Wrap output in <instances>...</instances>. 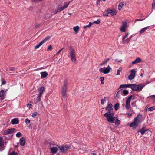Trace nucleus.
Segmentation results:
<instances>
[{"instance_id": "4", "label": "nucleus", "mask_w": 155, "mask_h": 155, "mask_svg": "<svg viewBox=\"0 0 155 155\" xmlns=\"http://www.w3.org/2000/svg\"><path fill=\"white\" fill-rule=\"evenodd\" d=\"M111 70V68L109 65H108L107 67H104L100 69H99V71L101 73H103L106 74L109 73Z\"/></svg>"}, {"instance_id": "45", "label": "nucleus", "mask_w": 155, "mask_h": 155, "mask_svg": "<svg viewBox=\"0 0 155 155\" xmlns=\"http://www.w3.org/2000/svg\"><path fill=\"white\" fill-rule=\"evenodd\" d=\"M106 97H105L104 99H102L101 101V103L102 104H104V103L106 101Z\"/></svg>"}, {"instance_id": "28", "label": "nucleus", "mask_w": 155, "mask_h": 155, "mask_svg": "<svg viewBox=\"0 0 155 155\" xmlns=\"http://www.w3.org/2000/svg\"><path fill=\"white\" fill-rule=\"evenodd\" d=\"M73 29L74 31H75V33L77 34L78 32V31L79 30V27L78 26H77L74 27L73 28Z\"/></svg>"}, {"instance_id": "17", "label": "nucleus", "mask_w": 155, "mask_h": 155, "mask_svg": "<svg viewBox=\"0 0 155 155\" xmlns=\"http://www.w3.org/2000/svg\"><path fill=\"white\" fill-rule=\"evenodd\" d=\"M61 6V5H59L55 9L54 14L57 13L58 12H60L64 9L63 7Z\"/></svg>"}, {"instance_id": "46", "label": "nucleus", "mask_w": 155, "mask_h": 155, "mask_svg": "<svg viewBox=\"0 0 155 155\" xmlns=\"http://www.w3.org/2000/svg\"><path fill=\"white\" fill-rule=\"evenodd\" d=\"M22 135V134H21L20 132H19L17 133L16 134V137H19L21 136Z\"/></svg>"}, {"instance_id": "9", "label": "nucleus", "mask_w": 155, "mask_h": 155, "mask_svg": "<svg viewBox=\"0 0 155 155\" xmlns=\"http://www.w3.org/2000/svg\"><path fill=\"white\" fill-rule=\"evenodd\" d=\"M132 97V96H130L126 101L125 107L127 109H129L130 107V101Z\"/></svg>"}, {"instance_id": "37", "label": "nucleus", "mask_w": 155, "mask_h": 155, "mask_svg": "<svg viewBox=\"0 0 155 155\" xmlns=\"http://www.w3.org/2000/svg\"><path fill=\"white\" fill-rule=\"evenodd\" d=\"M122 68H119L117 70V73L116 75H119L120 74V72L122 71Z\"/></svg>"}, {"instance_id": "62", "label": "nucleus", "mask_w": 155, "mask_h": 155, "mask_svg": "<svg viewBox=\"0 0 155 155\" xmlns=\"http://www.w3.org/2000/svg\"><path fill=\"white\" fill-rule=\"evenodd\" d=\"M92 155H97V154L95 153H92Z\"/></svg>"}, {"instance_id": "47", "label": "nucleus", "mask_w": 155, "mask_h": 155, "mask_svg": "<svg viewBox=\"0 0 155 155\" xmlns=\"http://www.w3.org/2000/svg\"><path fill=\"white\" fill-rule=\"evenodd\" d=\"M129 33H127L125 34V35L124 36H123L122 37V40H124L125 39H126V38L128 36Z\"/></svg>"}, {"instance_id": "31", "label": "nucleus", "mask_w": 155, "mask_h": 155, "mask_svg": "<svg viewBox=\"0 0 155 155\" xmlns=\"http://www.w3.org/2000/svg\"><path fill=\"white\" fill-rule=\"evenodd\" d=\"M109 60L110 59L109 58H107L102 63H100L99 64V65L100 66H103L104 65L106 64L109 61Z\"/></svg>"}, {"instance_id": "56", "label": "nucleus", "mask_w": 155, "mask_h": 155, "mask_svg": "<svg viewBox=\"0 0 155 155\" xmlns=\"http://www.w3.org/2000/svg\"><path fill=\"white\" fill-rule=\"evenodd\" d=\"M27 106L29 108H30L31 107L32 105L30 104H27Z\"/></svg>"}, {"instance_id": "20", "label": "nucleus", "mask_w": 155, "mask_h": 155, "mask_svg": "<svg viewBox=\"0 0 155 155\" xmlns=\"http://www.w3.org/2000/svg\"><path fill=\"white\" fill-rule=\"evenodd\" d=\"M40 74L41 79L45 78L48 75V73L46 71L42 72H41Z\"/></svg>"}, {"instance_id": "29", "label": "nucleus", "mask_w": 155, "mask_h": 155, "mask_svg": "<svg viewBox=\"0 0 155 155\" xmlns=\"http://www.w3.org/2000/svg\"><path fill=\"white\" fill-rule=\"evenodd\" d=\"M124 2L120 3L118 6V9L119 10H121L122 8L123 7L124 5Z\"/></svg>"}, {"instance_id": "11", "label": "nucleus", "mask_w": 155, "mask_h": 155, "mask_svg": "<svg viewBox=\"0 0 155 155\" xmlns=\"http://www.w3.org/2000/svg\"><path fill=\"white\" fill-rule=\"evenodd\" d=\"M7 90L4 89L0 90V98L1 100L4 99L5 96V94Z\"/></svg>"}, {"instance_id": "12", "label": "nucleus", "mask_w": 155, "mask_h": 155, "mask_svg": "<svg viewBox=\"0 0 155 155\" xmlns=\"http://www.w3.org/2000/svg\"><path fill=\"white\" fill-rule=\"evenodd\" d=\"M15 130V129L14 128L8 129L4 131L3 134L6 135L12 134L14 132Z\"/></svg>"}, {"instance_id": "63", "label": "nucleus", "mask_w": 155, "mask_h": 155, "mask_svg": "<svg viewBox=\"0 0 155 155\" xmlns=\"http://www.w3.org/2000/svg\"><path fill=\"white\" fill-rule=\"evenodd\" d=\"M41 0H33V1H36V2H38V1H41Z\"/></svg>"}, {"instance_id": "38", "label": "nucleus", "mask_w": 155, "mask_h": 155, "mask_svg": "<svg viewBox=\"0 0 155 155\" xmlns=\"http://www.w3.org/2000/svg\"><path fill=\"white\" fill-rule=\"evenodd\" d=\"M119 103H116L114 105V107L116 111L117 110L119 107Z\"/></svg>"}, {"instance_id": "18", "label": "nucleus", "mask_w": 155, "mask_h": 155, "mask_svg": "<svg viewBox=\"0 0 155 155\" xmlns=\"http://www.w3.org/2000/svg\"><path fill=\"white\" fill-rule=\"evenodd\" d=\"M11 123L12 124H18L19 123V121L18 118H15L13 119L11 121Z\"/></svg>"}, {"instance_id": "40", "label": "nucleus", "mask_w": 155, "mask_h": 155, "mask_svg": "<svg viewBox=\"0 0 155 155\" xmlns=\"http://www.w3.org/2000/svg\"><path fill=\"white\" fill-rule=\"evenodd\" d=\"M50 38V37L48 36L46 37L43 40L44 43L47 41L48 40H49Z\"/></svg>"}, {"instance_id": "10", "label": "nucleus", "mask_w": 155, "mask_h": 155, "mask_svg": "<svg viewBox=\"0 0 155 155\" xmlns=\"http://www.w3.org/2000/svg\"><path fill=\"white\" fill-rule=\"evenodd\" d=\"M58 147L59 145L56 144H54L53 147L51 146L50 150L52 153H55L57 152L58 149Z\"/></svg>"}, {"instance_id": "21", "label": "nucleus", "mask_w": 155, "mask_h": 155, "mask_svg": "<svg viewBox=\"0 0 155 155\" xmlns=\"http://www.w3.org/2000/svg\"><path fill=\"white\" fill-rule=\"evenodd\" d=\"M132 36H131L129 38H128L127 39H125L124 40H122V43L124 44L125 43H128L130 41Z\"/></svg>"}, {"instance_id": "49", "label": "nucleus", "mask_w": 155, "mask_h": 155, "mask_svg": "<svg viewBox=\"0 0 155 155\" xmlns=\"http://www.w3.org/2000/svg\"><path fill=\"white\" fill-rule=\"evenodd\" d=\"M25 122L27 124L30 123V120L28 118H27L25 119Z\"/></svg>"}, {"instance_id": "19", "label": "nucleus", "mask_w": 155, "mask_h": 155, "mask_svg": "<svg viewBox=\"0 0 155 155\" xmlns=\"http://www.w3.org/2000/svg\"><path fill=\"white\" fill-rule=\"evenodd\" d=\"M19 143L20 144L21 146H24L25 145V141L24 137H22L20 138Z\"/></svg>"}, {"instance_id": "13", "label": "nucleus", "mask_w": 155, "mask_h": 155, "mask_svg": "<svg viewBox=\"0 0 155 155\" xmlns=\"http://www.w3.org/2000/svg\"><path fill=\"white\" fill-rule=\"evenodd\" d=\"M142 117V116L141 115L138 114L137 117L134 118V121L139 124V123L141 121Z\"/></svg>"}, {"instance_id": "35", "label": "nucleus", "mask_w": 155, "mask_h": 155, "mask_svg": "<svg viewBox=\"0 0 155 155\" xmlns=\"http://www.w3.org/2000/svg\"><path fill=\"white\" fill-rule=\"evenodd\" d=\"M122 93H123L124 95H127L129 93L128 91L127 90H122Z\"/></svg>"}, {"instance_id": "27", "label": "nucleus", "mask_w": 155, "mask_h": 155, "mask_svg": "<svg viewBox=\"0 0 155 155\" xmlns=\"http://www.w3.org/2000/svg\"><path fill=\"white\" fill-rule=\"evenodd\" d=\"M44 43V41H43V40L41 41L39 43L37 44L35 47V49H36L39 47H40Z\"/></svg>"}, {"instance_id": "3", "label": "nucleus", "mask_w": 155, "mask_h": 155, "mask_svg": "<svg viewBox=\"0 0 155 155\" xmlns=\"http://www.w3.org/2000/svg\"><path fill=\"white\" fill-rule=\"evenodd\" d=\"M145 85L142 84H131L130 88L133 91H140L144 87Z\"/></svg>"}, {"instance_id": "22", "label": "nucleus", "mask_w": 155, "mask_h": 155, "mask_svg": "<svg viewBox=\"0 0 155 155\" xmlns=\"http://www.w3.org/2000/svg\"><path fill=\"white\" fill-rule=\"evenodd\" d=\"M131 84H122L120 85L119 88H130Z\"/></svg>"}, {"instance_id": "54", "label": "nucleus", "mask_w": 155, "mask_h": 155, "mask_svg": "<svg viewBox=\"0 0 155 155\" xmlns=\"http://www.w3.org/2000/svg\"><path fill=\"white\" fill-rule=\"evenodd\" d=\"M152 7L153 8H154L155 7V0H153V1L152 4Z\"/></svg>"}, {"instance_id": "53", "label": "nucleus", "mask_w": 155, "mask_h": 155, "mask_svg": "<svg viewBox=\"0 0 155 155\" xmlns=\"http://www.w3.org/2000/svg\"><path fill=\"white\" fill-rule=\"evenodd\" d=\"M10 155H18V154L16 152H14V151H13L10 153Z\"/></svg>"}, {"instance_id": "60", "label": "nucleus", "mask_w": 155, "mask_h": 155, "mask_svg": "<svg viewBox=\"0 0 155 155\" xmlns=\"http://www.w3.org/2000/svg\"><path fill=\"white\" fill-rule=\"evenodd\" d=\"M101 0H97V3L98 4H99L100 3Z\"/></svg>"}, {"instance_id": "2", "label": "nucleus", "mask_w": 155, "mask_h": 155, "mask_svg": "<svg viewBox=\"0 0 155 155\" xmlns=\"http://www.w3.org/2000/svg\"><path fill=\"white\" fill-rule=\"evenodd\" d=\"M76 56V54L75 50L71 47L70 49L68 57L71 58L72 61L74 63H76L77 61Z\"/></svg>"}, {"instance_id": "59", "label": "nucleus", "mask_w": 155, "mask_h": 155, "mask_svg": "<svg viewBox=\"0 0 155 155\" xmlns=\"http://www.w3.org/2000/svg\"><path fill=\"white\" fill-rule=\"evenodd\" d=\"M143 20V19L142 20V19H136L135 20V21H142Z\"/></svg>"}, {"instance_id": "23", "label": "nucleus", "mask_w": 155, "mask_h": 155, "mask_svg": "<svg viewBox=\"0 0 155 155\" xmlns=\"http://www.w3.org/2000/svg\"><path fill=\"white\" fill-rule=\"evenodd\" d=\"M45 90L44 87L43 86L41 87L38 89V91H39V95L42 96V95Z\"/></svg>"}, {"instance_id": "24", "label": "nucleus", "mask_w": 155, "mask_h": 155, "mask_svg": "<svg viewBox=\"0 0 155 155\" xmlns=\"http://www.w3.org/2000/svg\"><path fill=\"white\" fill-rule=\"evenodd\" d=\"M41 96L39 95L38 96L36 99H35L34 103L35 104H36L38 102L41 101Z\"/></svg>"}, {"instance_id": "39", "label": "nucleus", "mask_w": 155, "mask_h": 155, "mask_svg": "<svg viewBox=\"0 0 155 155\" xmlns=\"http://www.w3.org/2000/svg\"><path fill=\"white\" fill-rule=\"evenodd\" d=\"M70 2L68 3H65L64 4L63 6H62V7H63L64 9H65L68 7V6L70 4Z\"/></svg>"}, {"instance_id": "14", "label": "nucleus", "mask_w": 155, "mask_h": 155, "mask_svg": "<svg viewBox=\"0 0 155 155\" xmlns=\"http://www.w3.org/2000/svg\"><path fill=\"white\" fill-rule=\"evenodd\" d=\"M108 11L109 14H110L112 16L115 15L117 13L116 11L114 9H109Z\"/></svg>"}, {"instance_id": "55", "label": "nucleus", "mask_w": 155, "mask_h": 155, "mask_svg": "<svg viewBox=\"0 0 155 155\" xmlns=\"http://www.w3.org/2000/svg\"><path fill=\"white\" fill-rule=\"evenodd\" d=\"M150 97H152L153 98V101L155 102V95H152L150 96Z\"/></svg>"}, {"instance_id": "32", "label": "nucleus", "mask_w": 155, "mask_h": 155, "mask_svg": "<svg viewBox=\"0 0 155 155\" xmlns=\"http://www.w3.org/2000/svg\"><path fill=\"white\" fill-rule=\"evenodd\" d=\"M109 11L108 9L106 10L103 13V15L104 16H109Z\"/></svg>"}, {"instance_id": "26", "label": "nucleus", "mask_w": 155, "mask_h": 155, "mask_svg": "<svg viewBox=\"0 0 155 155\" xmlns=\"http://www.w3.org/2000/svg\"><path fill=\"white\" fill-rule=\"evenodd\" d=\"M44 43V41H43V40L41 41L39 43L37 44L35 47V49H36L39 47H40Z\"/></svg>"}, {"instance_id": "8", "label": "nucleus", "mask_w": 155, "mask_h": 155, "mask_svg": "<svg viewBox=\"0 0 155 155\" xmlns=\"http://www.w3.org/2000/svg\"><path fill=\"white\" fill-rule=\"evenodd\" d=\"M127 22L124 21L122 22V25L120 28V31L123 32H124L127 28Z\"/></svg>"}, {"instance_id": "57", "label": "nucleus", "mask_w": 155, "mask_h": 155, "mask_svg": "<svg viewBox=\"0 0 155 155\" xmlns=\"http://www.w3.org/2000/svg\"><path fill=\"white\" fill-rule=\"evenodd\" d=\"M48 49L49 50H51L52 49V47L51 45H49L48 47Z\"/></svg>"}, {"instance_id": "25", "label": "nucleus", "mask_w": 155, "mask_h": 155, "mask_svg": "<svg viewBox=\"0 0 155 155\" xmlns=\"http://www.w3.org/2000/svg\"><path fill=\"white\" fill-rule=\"evenodd\" d=\"M138 125V124L137 123L134 121L130 124V127L135 128Z\"/></svg>"}, {"instance_id": "1", "label": "nucleus", "mask_w": 155, "mask_h": 155, "mask_svg": "<svg viewBox=\"0 0 155 155\" xmlns=\"http://www.w3.org/2000/svg\"><path fill=\"white\" fill-rule=\"evenodd\" d=\"M113 106L111 104H109L105 109V110L107 112L104 114L107 121L111 123H114L115 122V117H114L113 109L112 108Z\"/></svg>"}, {"instance_id": "15", "label": "nucleus", "mask_w": 155, "mask_h": 155, "mask_svg": "<svg viewBox=\"0 0 155 155\" xmlns=\"http://www.w3.org/2000/svg\"><path fill=\"white\" fill-rule=\"evenodd\" d=\"M4 143L2 138L0 137V151L3 150L4 148L3 147Z\"/></svg>"}, {"instance_id": "30", "label": "nucleus", "mask_w": 155, "mask_h": 155, "mask_svg": "<svg viewBox=\"0 0 155 155\" xmlns=\"http://www.w3.org/2000/svg\"><path fill=\"white\" fill-rule=\"evenodd\" d=\"M122 90H119L117 93L116 94V97H117L119 98L120 97V94H122Z\"/></svg>"}, {"instance_id": "58", "label": "nucleus", "mask_w": 155, "mask_h": 155, "mask_svg": "<svg viewBox=\"0 0 155 155\" xmlns=\"http://www.w3.org/2000/svg\"><path fill=\"white\" fill-rule=\"evenodd\" d=\"M63 49L62 48L61 49V50H60L57 53V55H58V54H59V53L61 52V51Z\"/></svg>"}, {"instance_id": "50", "label": "nucleus", "mask_w": 155, "mask_h": 155, "mask_svg": "<svg viewBox=\"0 0 155 155\" xmlns=\"http://www.w3.org/2000/svg\"><path fill=\"white\" fill-rule=\"evenodd\" d=\"M38 113L37 112H34L32 115V117L33 118H35L36 116L37 115Z\"/></svg>"}, {"instance_id": "16", "label": "nucleus", "mask_w": 155, "mask_h": 155, "mask_svg": "<svg viewBox=\"0 0 155 155\" xmlns=\"http://www.w3.org/2000/svg\"><path fill=\"white\" fill-rule=\"evenodd\" d=\"M142 60L141 58L140 57L137 58L136 59L132 62V64H134L137 63H139L140 62H141Z\"/></svg>"}, {"instance_id": "33", "label": "nucleus", "mask_w": 155, "mask_h": 155, "mask_svg": "<svg viewBox=\"0 0 155 155\" xmlns=\"http://www.w3.org/2000/svg\"><path fill=\"white\" fill-rule=\"evenodd\" d=\"M148 27H146L141 29L140 31V34H141L143 33L147 29Z\"/></svg>"}, {"instance_id": "64", "label": "nucleus", "mask_w": 155, "mask_h": 155, "mask_svg": "<svg viewBox=\"0 0 155 155\" xmlns=\"http://www.w3.org/2000/svg\"><path fill=\"white\" fill-rule=\"evenodd\" d=\"M68 14H69V15H71V13H68Z\"/></svg>"}, {"instance_id": "43", "label": "nucleus", "mask_w": 155, "mask_h": 155, "mask_svg": "<svg viewBox=\"0 0 155 155\" xmlns=\"http://www.w3.org/2000/svg\"><path fill=\"white\" fill-rule=\"evenodd\" d=\"M100 81H101V84H104V82L103 81L104 80V78L103 77H101L100 78Z\"/></svg>"}, {"instance_id": "5", "label": "nucleus", "mask_w": 155, "mask_h": 155, "mask_svg": "<svg viewBox=\"0 0 155 155\" xmlns=\"http://www.w3.org/2000/svg\"><path fill=\"white\" fill-rule=\"evenodd\" d=\"M68 85L67 83L65 82H64V85L62 88L61 95L62 96L64 97L66 96V92L67 91V86Z\"/></svg>"}, {"instance_id": "52", "label": "nucleus", "mask_w": 155, "mask_h": 155, "mask_svg": "<svg viewBox=\"0 0 155 155\" xmlns=\"http://www.w3.org/2000/svg\"><path fill=\"white\" fill-rule=\"evenodd\" d=\"M2 85H3L5 84L6 83V82L4 80V79L2 78Z\"/></svg>"}, {"instance_id": "7", "label": "nucleus", "mask_w": 155, "mask_h": 155, "mask_svg": "<svg viewBox=\"0 0 155 155\" xmlns=\"http://www.w3.org/2000/svg\"><path fill=\"white\" fill-rule=\"evenodd\" d=\"M130 74L128 78L130 80H132L135 77L136 71L135 69H133L130 70Z\"/></svg>"}, {"instance_id": "36", "label": "nucleus", "mask_w": 155, "mask_h": 155, "mask_svg": "<svg viewBox=\"0 0 155 155\" xmlns=\"http://www.w3.org/2000/svg\"><path fill=\"white\" fill-rule=\"evenodd\" d=\"M92 25V23L91 22H90L89 23V24L88 25L84 26L83 27V28H90L91 27V26Z\"/></svg>"}, {"instance_id": "51", "label": "nucleus", "mask_w": 155, "mask_h": 155, "mask_svg": "<svg viewBox=\"0 0 155 155\" xmlns=\"http://www.w3.org/2000/svg\"><path fill=\"white\" fill-rule=\"evenodd\" d=\"M126 114L128 118H130L132 115V114L129 112H127Z\"/></svg>"}, {"instance_id": "44", "label": "nucleus", "mask_w": 155, "mask_h": 155, "mask_svg": "<svg viewBox=\"0 0 155 155\" xmlns=\"http://www.w3.org/2000/svg\"><path fill=\"white\" fill-rule=\"evenodd\" d=\"M120 120H119L118 119H117L115 122V124H116L117 125H118L120 124Z\"/></svg>"}, {"instance_id": "61", "label": "nucleus", "mask_w": 155, "mask_h": 155, "mask_svg": "<svg viewBox=\"0 0 155 155\" xmlns=\"http://www.w3.org/2000/svg\"><path fill=\"white\" fill-rule=\"evenodd\" d=\"M135 104V102H133L131 103V104L132 105H134Z\"/></svg>"}, {"instance_id": "6", "label": "nucleus", "mask_w": 155, "mask_h": 155, "mask_svg": "<svg viewBox=\"0 0 155 155\" xmlns=\"http://www.w3.org/2000/svg\"><path fill=\"white\" fill-rule=\"evenodd\" d=\"M58 148L60 152L64 153L69 149V146L68 145L59 146Z\"/></svg>"}, {"instance_id": "41", "label": "nucleus", "mask_w": 155, "mask_h": 155, "mask_svg": "<svg viewBox=\"0 0 155 155\" xmlns=\"http://www.w3.org/2000/svg\"><path fill=\"white\" fill-rule=\"evenodd\" d=\"M154 110H155V106L151 107L148 109V111H152Z\"/></svg>"}, {"instance_id": "48", "label": "nucleus", "mask_w": 155, "mask_h": 155, "mask_svg": "<svg viewBox=\"0 0 155 155\" xmlns=\"http://www.w3.org/2000/svg\"><path fill=\"white\" fill-rule=\"evenodd\" d=\"M91 23H92V25L94 23L99 24L100 23V21L99 20H97V21H94L93 22Z\"/></svg>"}, {"instance_id": "42", "label": "nucleus", "mask_w": 155, "mask_h": 155, "mask_svg": "<svg viewBox=\"0 0 155 155\" xmlns=\"http://www.w3.org/2000/svg\"><path fill=\"white\" fill-rule=\"evenodd\" d=\"M114 61L115 63H121L122 62V59H115Z\"/></svg>"}, {"instance_id": "34", "label": "nucleus", "mask_w": 155, "mask_h": 155, "mask_svg": "<svg viewBox=\"0 0 155 155\" xmlns=\"http://www.w3.org/2000/svg\"><path fill=\"white\" fill-rule=\"evenodd\" d=\"M148 130H145L143 128L141 129L140 131H138L137 132V133L138 134L139 132H140L141 134H142L143 135V134L144 133L147 131Z\"/></svg>"}]
</instances>
